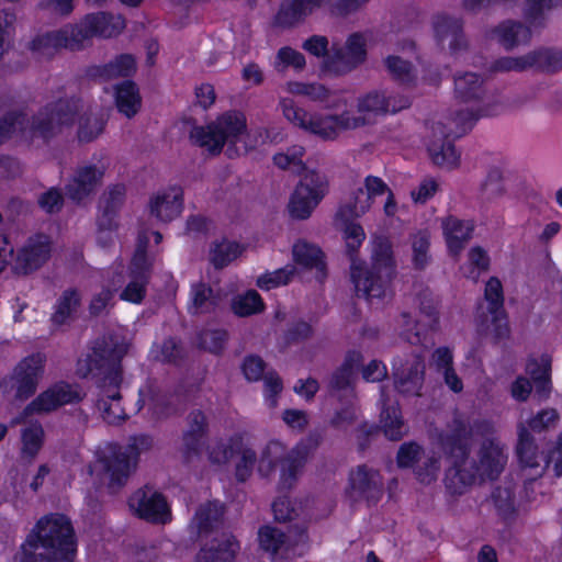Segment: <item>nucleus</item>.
I'll return each mask as SVG.
<instances>
[{"label": "nucleus", "mask_w": 562, "mask_h": 562, "mask_svg": "<svg viewBox=\"0 0 562 562\" xmlns=\"http://www.w3.org/2000/svg\"><path fill=\"white\" fill-rule=\"evenodd\" d=\"M336 226L342 233V238L350 257V280L358 295L364 297L370 305H379L393 295L391 281L395 272V263L391 243L386 238L375 237L371 240V266L353 254L366 239L362 226L353 220L335 217Z\"/></svg>", "instance_id": "obj_1"}, {"label": "nucleus", "mask_w": 562, "mask_h": 562, "mask_svg": "<svg viewBox=\"0 0 562 562\" xmlns=\"http://www.w3.org/2000/svg\"><path fill=\"white\" fill-rule=\"evenodd\" d=\"M482 426L470 427L458 426L453 434L447 438H441L439 446L448 454V461L451 467L448 469L445 477L447 488L454 494H461L465 488L474 484L477 479H495L504 469L506 457L501 446L494 439H485L479 451V464L475 472L468 470V443L481 435Z\"/></svg>", "instance_id": "obj_2"}, {"label": "nucleus", "mask_w": 562, "mask_h": 562, "mask_svg": "<svg viewBox=\"0 0 562 562\" xmlns=\"http://www.w3.org/2000/svg\"><path fill=\"white\" fill-rule=\"evenodd\" d=\"M267 132L248 131L246 115L237 110L226 111L204 126H195L190 132L191 140L212 155L226 147L229 157L248 153L265 144Z\"/></svg>", "instance_id": "obj_3"}, {"label": "nucleus", "mask_w": 562, "mask_h": 562, "mask_svg": "<svg viewBox=\"0 0 562 562\" xmlns=\"http://www.w3.org/2000/svg\"><path fill=\"white\" fill-rule=\"evenodd\" d=\"M76 552L68 518L55 514L42 518L27 536L13 562H70Z\"/></svg>", "instance_id": "obj_4"}, {"label": "nucleus", "mask_w": 562, "mask_h": 562, "mask_svg": "<svg viewBox=\"0 0 562 562\" xmlns=\"http://www.w3.org/2000/svg\"><path fill=\"white\" fill-rule=\"evenodd\" d=\"M125 26L121 15L97 13L87 15L78 25H67L33 40L31 48L41 56H52L61 48L78 50L85 47L92 36L111 37Z\"/></svg>", "instance_id": "obj_5"}, {"label": "nucleus", "mask_w": 562, "mask_h": 562, "mask_svg": "<svg viewBox=\"0 0 562 562\" xmlns=\"http://www.w3.org/2000/svg\"><path fill=\"white\" fill-rule=\"evenodd\" d=\"M223 510L222 506L216 503H207L199 508L191 522L192 531L199 537H207L214 533L210 543H206L198 553L195 562H234L239 551V543L233 535L215 532V528L220 522Z\"/></svg>", "instance_id": "obj_6"}, {"label": "nucleus", "mask_w": 562, "mask_h": 562, "mask_svg": "<svg viewBox=\"0 0 562 562\" xmlns=\"http://www.w3.org/2000/svg\"><path fill=\"white\" fill-rule=\"evenodd\" d=\"M279 108L289 123L326 140L336 139L341 132L359 128L362 122L360 119H351L350 111L340 115L308 114L286 97L280 98Z\"/></svg>", "instance_id": "obj_7"}, {"label": "nucleus", "mask_w": 562, "mask_h": 562, "mask_svg": "<svg viewBox=\"0 0 562 562\" xmlns=\"http://www.w3.org/2000/svg\"><path fill=\"white\" fill-rule=\"evenodd\" d=\"M76 111L75 102L60 101L49 113H41L30 127L24 114H11L0 123V144L13 136L26 138L29 135L38 134L47 137L63 125L72 123Z\"/></svg>", "instance_id": "obj_8"}, {"label": "nucleus", "mask_w": 562, "mask_h": 562, "mask_svg": "<svg viewBox=\"0 0 562 562\" xmlns=\"http://www.w3.org/2000/svg\"><path fill=\"white\" fill-rule=\"evenodd\" d=\"M124 352V346H115L111 349L99 346L93 351L94 358L91 359L98 368H103L105 364L113 367V371L104 379L101 398L98 402V407L102 412V417L109 424L122 420L125 415L119 393L121 375L119 370L114 369V366L122 358Z\"/></svg>", "instance_id": "obj_9"}, {"label": "nucleus", "mask_w": 562, "mask_h": 562, "mask_svg": "<svg viewBox=\"0 0 562 562\" xmlns=\"http://www.w3.org/2000/svg\"><path fill=\"white\" fill-rule=\"evenodd\" d=\"M137 451L128 447L124 451L115 445H106L95 453V461L89 467V474L110 486L121 485L136 464Z\"/></svg>", "instance_id": "obj_10"}, {"label": "nucleus", "mask_w": 562, "mask_h": 562, "mask_svg": "<svg viewBox=\"0 0 562 562\" xmlns=\"http://www.w3.org/2000/svg\"><path fill=\"white\" fill-rule=\"evenodd\" d=\"M482 79L473 72H467L454 79L456 98L460 102L469 104L464 113L460 112L454 119L456 125L460 126L462 132L470 127L477 117L498 113L499 104L492 106L482 99Z\"/></svg>", "instance_id": "obj_11"}, {"label": "nucleus", "mask_w": 562, "mask_h": 562, "mask_svg": "<svg viewBox=\"0 0 562 562\" xmlns=\"http://www.w3.org/2000/svg\"><path fill=\"white\" fill-rule=\"evenodd\" d=\"M328 182L323 173L305 170L289 202V213L292 217L307 218L325 196Z\"/></svg>", "instance_id": "obj_12"}, {"label": "nucleus", "mask_w": 562, "mask_h": 562, "mask_svg": "<svg viewBox=\"0 0 562 562\" xmlns=\"http://www.w3.org/2000/svg\"><path fill=\"white\" fill-rule=\"evenodd\" d=\"M517 454L521 465V475L527 481H533L541 476L550 462L553 463L555 475H562V435L560 436L558 445L552 451L550 458L546 459L537 456L536 448L529 438L528 430L521 425L518 429Z\"/></svg>", "instance_id": "obj_13"}, {"label": "nucleus", "mask_w": 562, "mask_h": 562, "mask_svg": "<svg viewBox=\"0 0 562 562\" xmlns=\"http://www.w3.org/2000/svg\"><path fill=\"white\" fill-rule=\"evenodd\" d=\"M411 100L407 97L387 95L385 91L372 90L363 93L357 99V111L351 112V119H360L359 127L371 124L374 120L383 114L396 113L408 108Z\"/></svg>", "instance_id": "obj_14"}, {"label": "nucleus", "mask_w": 562, "mask_h": 562, "mask_svg": "<svg viewBox=\"0 0 562 562\" xmlns=\"http://www.w3.org/2000/svg\"><path fill=\"white\" fill-rule=\"evenodd\" d=\"M367 44V35L351 34L344 46L333 48L331 55L324 61V70L333 75H342L353 70L366 59Z\"/></svg>", "instance_id": "obj_15"}, {"label": "nucleus", "mask_w": 562, "mask_h": 562, "mask_svg": "<svg viewBox=\"0 0 562 562\" xmlns=\"http://www.w3.org/2000/svg\"><path fill=\"white\" fill-rule=\"evenodd\" d=\"M425 373L424 358L419 352L397 357L392 363L396 390L405 395H419Z\"/></svg>", "instance_id": "obj_16"}, {"label": "nucleus", "mask_w": 562, "mask_h": 562, "mask_svg": "<svg viewBox=\"0 0 562 562\" xmlns=\"http://www.w3.org/2000/svg\"><path fill=\"white\" fill-rule=\"evenodd\" d=\"M236 453L238 461L236 465V475L239 481H245L250 476L256 460L255 452L245 443L244 435L234 436L228 445L217 442L210 448L209 460L216 465L225 464L229 458Z\"/></svg>", "instance_id": "obj_17"}, {"label": "nucleus", "mask_w": 562, "mask_h": 562, "mask_svg": "<svg viewBox=\"0 0 562 562\" xmlns=\"http://www.w3.org/2000/svg\"><path fill=\"white\" fill-rule=\"evenodd\" d=\"M81 397L82 392L78 386L67 383H57L40 394L32 403H30L21 416L12 420V424H21L32 414L48 413L61 405L79 401Z\"/></svg>", "instance_id": "obj_18"}, {"label": "nucleus", "mask_w": 562, "mask_h": 562, "mask_svg": "<svg viewBox=\"0 0 562 562\" xmlns=\"http://www.w3.org/2000/svg\"><path fill=\"white\" fill-rule=\"evenodd\" d=\"M148 239L149 238L146 234H142L138 237L137 249L132 259L131 270L127 276L128 281L126 286L120 293V299L123 301L138 304L145 296L148 280L147 270L149 267L148 259L146 257Z\"/></svg>", "instance_id": "obj_19"}, {"label": "nucleus", "mask_w": 562, "mask_h": 562, "mask_svg": "<svg viewBox=\"0 0 562 562\" xmlns=\"http://www.w3.org/2000/svg\"><path fill=\"white\" fill-rule=\"evenodd\" d=\"M484 299L486 314L481 307V325L495 337H502L507 333V319L503 307V286L497 278H491L486 282Z\"/></svg>", "instance_id": "obj_20"}, {"label": "nucleus", "mask_w": 562, "mask_h": 562, "mask_svg": "<svg viewBox=\"0 0 562 562\" xmlns=\"http://www.w3.org/2000/svg\"><path fill=\"white\" fill-rule=\"evenodd\" d=\"M496 68L504 71L539 69L555 72L562 69V52L543 49L521 57H505L497 61Z\"/></svg>", "instance_id": "obj_21"}, {"label": "nucleus", "mask_w": 562, "mask_h": 562, "mask_svg": "<svg viewBox=\"0 0 562 562\" xmlns=\"http://www.w3.org/2000/svg\"><path fill=\"white\" fill-rule=\"evenodd\" d=\"M131 509L140 518L166 524L170 520V508L164 496L153 490H139L130 498Z\"/></svg>", "instance_id": "obj_22"}, {"label": "nucleus", "mask_w": 562, "mask_h": 562, "mask_svg": "<svg viewBox=\"0 0 562 562\" xmlns=\"http://www.w3.org/2000/svg\"><path fill=\"white\" fill-rule=\"evenodd\" d=\"M427 137V150L434 164L447 169L459 166L460 154L451 144L441 123L434 124Z\"/></svg>", "instance_id": "obj_23"}, {"label": "nucleus", "mask_w": 562, "mask_h": 562, "mask_svg": "<svg viewBox=\"0 0 562 562\" xmlns=\"http://www.w3.org/2000/svg\"><path fill=\"white\" fill-rule=\"evenodd\" d=\"M417 463L416 474L422 483H430L439 472L438 460L434 454L422 457V451L416 443H404L397 453V464L401 468L413 467Z\"/></svg>", "instance_id": "obj_24"}, {"label": "nucleus", "mask_w": 562, "mask_h": 562, "mask_svg": "<svg viewBox=\"0 0 562 562\" xmlns=\"http://www.w3.org/2000/svg\"><path fill=\"white\" fill-rule=\"evenodd\" d=\"M103 175V165L81 166L67 184L66 194L75 202L85 201L100 184Z\"/></svg>", "instance_id": "obj_25"}, {"label": "nucleus", "mask_w": 562, "mask_h": 562, "mask_svg": "<svg viewBox=\"0 0 562 562\" xmlns=\"http://www.w3.org/2000/svg\"><path fill=\"white\" fill-rule=\"evenodd\" d=\"M183 206V193L179 187H169L155 193L149 201L150 214L160 222L178 217Z\"/></svg>", "instance_id": "obj_26"}, {"label": "nucleus", "mask_w": 562, "mask_h": 562, "mask_svg": "<svg viewBox=\"0 0 562 562\" xmlns=\"http://www.w3.org/2000/svg\"><path fill=\"white\" fill-rule=\"evenodd\" d=\"M381 486L380 476L375 471L358 467L349 475L346 494L352 501L371 499L381 492Z\"/></svg>", "instance_id": "obj_27"}, {"label": "nucleus", "mask_w": 562, "mask_h": 562, "mask_svg": "<svg viewBox=\"0 0 562 562\" xmlns=\"http://www.w3.org/2000/svg\"><path fill=\"white\" fill-rule=\"evenodd\" d=\"M43 363L44 358L41 355L25 358L19 363L14 372L18 397L26 398L34 393L42 373Z\"/></svg>", "instance_id": "obj_28"}, {"label": "nucleus", "mask_w": 562, "mask_h": 562, "mask_svg": "<svg viewBox=\"0 0 562 562\" xmlns=\"http://www.w3.org/2000/svg\"><path fill=\"white\" fill-rule=\"evenodd\" d=\"M441 225L449 252L453 256L459 255L471 238L474 229L473 222L450 215L442 220Z\"/></svg>", "instance_id": "obj_29"}, {"label": "nucleus", "mask_w": 562, "mask_h": 562, "mask_svg": "<svg viewBox=\"0 0 562 562\" xmlns=\"http://www.w3.org/2000/svg\"><path fill=\"white\" fill-rule=\"evenodd\" d=\"M434 34L438 43L448 42L449 49L454 53L465 45L462 23L448 14H438L432 22Z\"/></svg>", "instance_id": "obj_30"}, {"label": "nucleus", "mask_w": 562, "mask_h": 562, "mask_svg": "<svg viewBox=\"0 0 562 562\" xmlns=\"http://www.w3.org/2000/svg\"><path fill=\"white\" fill-rule=\"evenodd\" d=\"M49 255V243L46 236H36L21 249L16 258V269L29 272L38 268Z\"/></svg>", "instance_id": "obj_31"}, {"label": "nucleus", "mask_w": 562, "mask_h": 562, "mask_svg": "<svg viewBox=\"0 0 562 562\" xmlns=\"http://www.w3.org/2000/svg\"><path fill=\"white\" fill-rule=\"evenodd\" d=\"M401 322L405 327L402 333L405 338L412 345L423 344L424 339L422 338V335L428 329L432 330L436 328L438 324V313L435 308L422 312L416 322L411 321L408 315L404 314L402 315Z\"/></svg>", "instance_id": "obj_32"}, {"label": "nucleus", "mask_w": 562, "mask_h": 562, "mask_svg": "<svg viewBox=\"0 0 562 562\" xmlns=\"http://www.w3.org/2000/svg\"><path fill=\"white\" fill-rule=\"evenodd\" d=\"M312 445L301 442L282 460L281 484L290 487L295 481L300 470L307 460Z\"/></svg>", "instance_id": "obj_33"}, {"label": "nucleus", "mask_w": 562, "mask_h": 562, "mask_svg": "<svg viewBox=\"0 0 562 562\" xmlns=\"http://www.w3.org/2000/svg\"><path fill=\"white\" fill-rule=\"evenodd\" d=\"M327 0H291L285 2L279 13L278 21L282 24L296 23L322 8Z\"/></svg>", "instance_id": "obj_34"}, {"label": "nucleus", "mask_w": 562, "mask_h": 562, "mask_svg": "<svg viewBox=\"0 0 562 562\" xmlns=\"http://www.w3.org/2000/svg\"><path fill=\"white\" fill-rule=\"evenodd\" d=\"M387 396L383 390L381 393L382 412L380 417L381 427L385 436L391 440H398L405 434L404 424L397 404H387Z\"/></svg>", "instance_id": "obj_35"}, {"label": "nucleus", "mask_w": 562, "mask_h": 562, "mask_svg": "<svg viewBox=\"0 0 562 562\" xmlns=\"http://www.w3.org/2000/svg\"><path fill=\"white\" fill-rule=\"evenodd\" d=\"M115 104L120 113L133 117L140 109L142 98L136 85L125 81L114 88Z\"/></svg>", "instance_id": "obj_36"}, {"label": "nucleus", "mask_w": 562, "mask_h": 562, "mask_svg": "<svg viewBox=\"0 0 562 562\" xmlns=\"http://www.w3.org/2000/svg\"><path fill=\"white\" fill-rule=\"evenodd\" d=\"M362 361V355L359 351H350L346 355L341 367L330 379L329 387L333 392L348 391L356 375V370Z\"/></svg>", "instance_id": "obj_37"}, {"label": "nucleus", "mask_w": 562, "mask_h": 562, "mask_svg": "<svg viewBox=\"0 0 562 562\" xmlns=\"http://www.w3.org/2000/svg\"><path fill=\"white\" fill-rule=\"evenodd\" d=\"M373 203L366 189L360 187L352 198L338 209V218L345 221L361 217L371 210Z\"/></svg>", "instance_id": "obj_38"}, {"label": "nucleus", "mask_w": 562, "mask_h": 562, "mask_svg": "<svg viewBox=\"0 0 562 562\" xmlns=\"http://www.w3.org/2000/svg\"><path fill=\"white\" fill-rule=\"evenodd\" d=\"M244 250L240 244L222 239L211 246L209 258L216 268H223L241 256Z\"/></svg>", "instance_id": "obj_39"}, {"label": "nucleus", "mask_w": 562, "mask_h": 562, "mask_svg": "<svg viewBox=\"0 0 562 562\" xmlns=\"http://www.w3.org/2000/svg\"><path fill=\"white\" fill-rule=\"evenodd\" d=\"M292 254L296 265L305 269H316L317 272H323V254L316 246L305 241H297L293 245Z\"/></svg>", "instance_id": "obj_40"}, {"label": "nucleus", "mask_w": 562, "mask_h": 562, "mask_svg": "<svg viewBox=\"0 0 562 562\" xmlns=\"http://www.w3.org/2000/svg\"><path fill=\"white\" fill-rule=\"evenodd\" d=\"M550 369L551 358L548 355L530 358L527 362L526 371L535 380L537 392L543 395L550 391Z\"/></svg>", "instance_id": "obj_41"}, {"label": "nucleus", "mask_w": 562, "mask_h": 562, "mask_svg": "<svg viewBox=\"0 0 562 562\" xmlns=\"http://www.w3.org/2000/svg\"><path fill=\"white\" fill-rule=\"evenodd\" d=\"M125 282V277L122 272H111L109 273L105 283L104 289L95 295L90 304V310L92 314H99L104 308L108 307V305L113 301L114 293H116Z\"/></svg>", "instance_id": "obj_42"}, {"label": "nucleus", "mask_w": 562, "mask_h": 562, "mask_svg": "<svg viewBox=\"0 0 562 562\" xmlns=\"http://www.w3.org/2000/svg\"><path fill=\"white\" fill-rule=\"evenodd\" d=\"M497 41L507 49L513 48L528 40L530 32L516 22H504L494 31Z\"/></svg>", "instance_id": "obj_43"}, {"label": "nucleus", "mask_w": 562, "mask_h": 562, "mask_svg": "<svg viewBox=\"0 0 562 562\" xmlns=\"http://www.w3.org/2000/svg\"><path fill=\"white\" fill-rule=\"evenodd\" d=\"M367 194L375 201L376 198L386 195V201L384 203V213L386 216H393L396 213L397 205L394 201V195L387 184L379 177L368 176L362 186Z\"/></svg>", "instance_id": "obj_44"}, {"label": "nucleus", "mask_w": 562, "mask_h": 562, "mask_svg": "<svg viewBox=\"0 0 562 562\" xmlns=\"http://www.w3.org/2000/svg\"><path fill=\"white\" fill-rule=\"evenodd\" d=\"M284 91L293 95L307 97L312 101L328 102L330 91L319 83H307L302 81H289L284 86Z\"/></svg>", "instance_id": "obj_45"}, {"label": "nucleus", "mask_w": 562, "mask_h": 562, "mask_svg": "<svg viewBox=\"0 0 562 562\" xmlns=\"http://www.w3.org/2000/svg\"><path fill=\"white\" fill-rule=\"evenodd\" d=\"M217 304V297L212 290L203 283L192 285L189 310L193 314H201L212 311Z\"/></svg>", "instance_id": "obj_46"}, {"label": "nucleus", "mask_w": 562, "mask_h": 562, "mask_svg": "<svg viewBox=\"0 0 562 562\" xmlns=\"http://www.w3.org/2000/svg\"><path fill=\"white\" fill-rule=\"evenodd\" d=\"M297 270L294 266H285L274 271H267L257 278L256 284L263 291L286 285L296 276Z\"/></svg>", "instance_id": "obj_47"}, {"label": "nucleus", "mask_w": 562, "mask_h": 562, "mask_svg": "<svg viewBox=\"0 0 562 562\" xmlns=\"http://www.w3.org/2000/svg\"><path fill=\"white\" fill-rule=\"evenodd\" d=\"M490 258L481 247H473L468 252V260L461 267L463 277L476 281L488 269Z\"/></svg>", "instance_id": "obj_48"}, {"label": "nucleus", "mask_w": 562, "mask_h": 562, "mask_svg": "<svg viewBox=\"0 0 562 562\" xmlns=\"http://www.w3.org/2000/svg\"><path fill=\"white\" fill-rule=\"evenodd\" d=\"M23 457L34 458L42 449L44 442V429L40 423H33L21 431Z\"/></svg>", "instance_id": "obj_49"}, {"label": "nucleus", "mask_w": 562, "mask_h": 562, "mask_svg": "<svg viewBox=\"0 0 562 562\" xmlns=\"http://www.w3.org/2000/svg\"><path fill=\"white\" fill-rule=\"evenodd\" d=\"M80 297L76 291H65L57 301L55 311L52 315V322L55 325L66 324L77 311Z\"/></svg>", "instance_id": "obj_50"}, {"label": "nucleus", "mask_w": 562, "mask_h": 562, "mask_svg": "<svg viewBox=\"0 0 562 562\" xmlns=\"http://www.w3.org/2000/svg\"><path fill=\"white\" fill-rule=\"evenodd\" d=\"M136 61L132 55L123 54L113 61L105 65L100 76L104 79H113L117 77H127L135 72Z\"/></svg>", "instance_id": "obj_51"}, {"label": "nucleus", "mask_w": 562, "mask_h": 562, "mask_svg": "<svg viewBox=\"0 0 562 562\" xmlns=\"http://www.w3.org/2000/svg\"><path fill=\"white\" fill-rule=\"evenodd\" d=\"M232 308L236 315L249 316L261 312L263 310V302L255 290H249L233 300Z\"/></svg>", "instance_id": "obj_52"}, {"label": "nucleus", "mask_w": 562, "mask_h": 562, "mask_svg": "<svg viewBox=\"0 0 562 562\" xmlns=\"http://www.w3.org/2000/svg\"><path fill=\"white\" fill-rule=\"evenodd\" d=\"M258 541L261 549L271 554H276L279 551H288L284 535L274 527L265 526L260 528L258 531Z\"/></svg>", "instance_id": "obj_53"}, {"label": "nucleus", "mask_w": 562, "mask_h": 562, "mask_svg": "<svg viewBox=\"0 0 562 562\" xmlns=\"http://www.w3.org/2000/svg\"><path fill=\"white\" fill-rule=\"evenodd\" d=\"M305 66V58L304 56L291 48V47H282L278 50L273 67L278 71H283L286 68H293L294 70H302Z\"/></svg>", "instance_id": "obj_54"}, {"label": "nucleus", "mask_w": 562, "mask_h": 562, "mask_svg": "<svg viewBox=\"0 0 562 562\" xmlns=\"http://www.w3.org/2000/svg\"><path fill=\"white\" fill-rule=\"evenodd\" d=\"M284 453V447L279 441H270L266 448L263 449L259 464H258V471L261 475L267 476L269 475L277 463L281 459V457Z\"/></svg>", "instance_id": "obj_55"}, {"label": "nucleus", "mask_w": 562, "mask_h": 562, "mask_svg": "<svg viewBox=\"0 0 562 562\" xmlns=\"http://www.w3.org/2000/svg\"><path fill=\"white\" fill-rule=\"evenodd\" d=\"M117 224L113 213H105L99 221L97 241L98 244L106 248L115 243L117 238L116 234Z\"/></svg>", "instance_id": "obj_56"}, {"label": "nucleus", "mask_w": 562, "mask_h": 562, "mask_svg": "<svg viewBox=\"0 0 562 562\" xmlns=\"http://www.w3.org/2000/svg\"><path fill=\"white\" fill-rule=\"evenodd\" d=\"M205 428V417L202 413H194L191 416V429L184 435V443L188 452H196L202 443V435Z\"/></svg>", "instance_id": "obj_57"}, {"label": "nucleus", "mask_w": 562, "mask_h": 562, "mask_svg": "<svg viewBox=\"0 0 562 562\" xmlns=\"http://www.w3.org/2000/svg\"><path fill=\"white\" fill-rule=\"evenodd\" d=\"M413 263L416 268H424L429 261V234L419 232L413 237Z\"/></svg>", "instance_id": "obj_58"}, {"label": "nucleus", "mask_w": 562, "mask_h": 562, "mask_svg": "<svg viewBox=\"0 0 562 562\" xmlns=\"http://www.w3.org/2000/svg\"><path fill=\"white\" fill-rule=\"evenodd\" d=\"M385 66L390 74L402 82H409L414 78L412 65L398 56H389Z\"/></svg>", "instance_id": "obj_59"}, {"label": "nucleus", "mask_w": 562, "mask_h": 562, "mask_svg": "<svg viewBox=\"0 0 562 562\" xmlns=\"http://www.w3.org/2000/svg\"><path fill=\"white\" fill-rule=\"evenodd\" d=\"M304 148L295 145L286 151H281L274 155L273 161L276 166L281 169H295L301 166Z\"/></svg>", "instance_id": "obj_60"}, {"label": "nucleus", "mask_w": 562, "mask_h": 562, "mask_svg": "<svg viewBox=\"0 0 562 562\" xmlns=\"http://www.w3.org/2000/svg\"><path fill=\"white\" fill-rule=\"evenodd\" d=\"M226 340V333L221 329L205 330L200 335L199 345L202 349L210 352L222 350Z\"/></svg>", "instance_id": "obj_61"}, {"label": "nucleus", "mask_w": 562, "mask_h": 562, "mask_svg": "<svg viewBox=\"0 0 562 562\" xmlns=\"http://www.w3.org/2000/svg\"><path fill=\"white\" fill-rule=\"evenodd\" d=\"M482 192L486 200H495L504 194L505 188L498 170H493L488 173L482 186Z\"/></svg>", "instance_id": "obj_62"}, {"label": "nucleus", "mask_w": 562, "mask_h": 562, "mask_svg": "<svg viewBox=\"0 0 562 562\" xmlns=\"http://www.w3.org/2000/svg\"><path fill=\"white\" fill-rule=\"evenodd\" d=\"M274 518L279 521L292 520L299 517V508L286 497H279L272 504Z\"/></svg>", "instance_id": "obj_63"}, {"label": "nucleus", "mask_w": 562, "mask_h": 562, "mask_svg": "<svg viewBox=\"0 0 562 562\" xmlns=\"http://www.w3.org/2000/svg\"><path fill=\"white\" fill-rule=\"evenodd\" d=\"M437 190V181L431 178H426L412 190L411 196L415 203H425L436 194Z\"/></svg>", "instance_id": "obj_64"}]
</instances>
